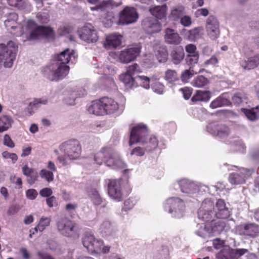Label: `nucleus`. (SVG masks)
I'll use <instances>...</instances> for the list:
<instances>
[{"instance_id": "nucleus-1", "label": "nucleus", "mask_w": 259, "mask_h": 259, "mask_svg": "<svg viewBox=\"0 0 259 259\" xmlns=\"http://www.w3.org/2000/svg\"><path fill=\"white\" fill-rule=\"evenodd\" d=\"M76 57L73 50L65 49L54 56L50 64L44 69V75L51 81H57L63 79L69 71V67L67 64L69 62L75 63Z\"/></svg>"}, {"instance_id": "nucleus-2", "label": "nucleus", "mask_w": 259, "mask_h": 259, "mask_svg": "<svg viewBox=\"0 0 259 259\" xmlns=\"http://www.w3.org/2000/svg\"><path fill=\"white\" fill-rule=\"evenodd\" d=\"M94 161L99 165H102L104 162L107 166L113 169H123L126 167V164L121 159L119 155L107 147L102 148L96 153Z\"/></svg>"}, {"instance_id": "nucleus-3", "label": "nucleus", "mask_w": 259, "mask_h": 259, "mask_svg": "<svg viewBox=\"0 0 259 259\" xmlns=\"http://www.w3.org/2000/svg\"><path fill=\"white\" fill-rule=\"evenodd\" d=\"M178 184L183 193L193 194L197 192H211L214 190L217 193L219 191L225 189V185L222 183H218L215 186H211L209 188L207 186L197 182H192L187 179H182L178 182Z\"/></svg>"}, {"instance_id": "nucleus-4", "label": "nucleus", "mask_w": 259, "mask_h": 259, "mask_svg": "<svg viewBox=\"0 0 259 259\" xmlns=\"http://www.w3.org/2000/svg\"><path fill=\"white\" fill-rule=\"evenodd\" d=\"M26 29L29 33L26 36L27 40L37 39L41 37L53 38L55 35L51 27L37 26L32 20L27 21Z\"/></svg>"}, {"instance_id": "nucleus-5", "label": "nucleus", "mask_w": 259, "mask_h": 259, "mask_svg": "<svg viewBox=\"0 0 259 259\" xmlns=\"http://www.w3.org/2000/svg\"><path fill=\"white\" fill-rule=\"evenodd\" d=\"M17 46L10 41L7 45L0 44V68L3 65L6 68L12 67L16 59Z\"/></svg>"}, {"instance_id": "nucleus-6", "label": "nucleus", "mask_w": 259, "mask_h": 259, "mask_svg": "<svg viewBox=\"0 0 259 259\" xmlns=\"http://www.w3.org/2000/svg\"><path fill=\"white\" fill-rule=\"evenodd\" d=\"M164 209L170 213L172 217L181 218L184 213V202L179 198L171 197L166 200Z\"/></svg>"}, {"instance_id": "nucleus-7", "label": "nucleus", "mask_w": 259, "mask_h": 259, "mask_svg": "<svg viewBox=\"0 0 259 259\" xmlns=\"http://www.w3.org/2000/svg\"><path fill=\"white\" fill-rule=\"evenodd\" d=\"M58 232L68 237H77V227L76 224L67 218H62L57 222Z\"/></svg>"}, {"instance_id": "nucleus-8", "label": "nucleus", "mask_w": 259, "mask_h": 259, "mask_svg": "<svg viewBox=\"0 0 259 259\" xmlns=\"http://www.w3.org/2000/svg\"><path fill=\"white\" fill-rule=\"evenodd\" d=\"M60 149L70 159L78 158L81 152V146L79 142L75 140L64 142L60 146Z\"/></svg>"}, {"instance_id": "nucleus-9", "label": "nucleus", "mask_w": 259, "mask_h": 259, "mask_svg": "<svg viewBox=\"0 0 259 259\" xmlns=\"http://www.w3.org/2000/svg\"><path fill=\"white\" fill-rule=\"evenodd\" d=\"M213 209V202L209 199H205L198 211V219L205 223L210 222L215 217Z\"/></svg>"}, {"instance_id": "nucleus-10", "label": "nucleus", "mask_w": 259, "mask_h": 259, "mask_svg": "<svg viewBox=\"0 0 259 259\" xmlns=\"http://www.w3.org/2000/svg\"><path fill=\"white\" fill-rule=\"evenodd\" d=\"M141 50V46L137 45L117 53L116 56L120 62L128 63L135 60L139 56Z\"/></svg>"}, {"instance_id": "nucleus-11", "label": "nucleus", "mask_w": 259, "mask_h": 259, "mask_svg": "<svg viewBox=\"0 0 259 259\" xmlns=\"http://www.w3.org/2000/svg\"><path fill=\"white\" fill-rule=\"evenodd\" d=\"M147 134L148 130L145 125L139 124L133 127L131 131L130 146L137 143L144 144Z\"/></svg>"}, {"instance_id": "nucleus-12", "label": "nucleus", "mask_w": 259, "mask_h": 259, "mask_svg": "<svg viewBox=\"0 0 259 259\" xmlns=\"http://www.w3.org/2000/svg\"><path fill=\"white\" fill-rule=\"evenodd\" d=\"M18 18V16L16 13H10L4 23L6 27L11 33L16 36H22L24 33L22 30L21 25L18 24L17 22Z\"/></svg>"}, {"instance_id": "nucleus-13", "label": "nucleus", "mask_w": 259, "mask_h": 259, "mask_svg": "<svg viewBox=\"0 0 259 259\" xmlns=\"http://www.w3.org/2000/svg\"><path fill=\"white\" fill-rule=\"evenodd\" d=\"M80 38L88 43L96 42L98 39L97 30L90 23H87L80 28L78 31Z\"/></svg>"}, {"instance_id": "nucleus-14", "label": "nucleus", "mask_w": 259, "mask_h": 259, "mask_svg": "<svg viewBox=\"0 0 259 259\" xmlns=\"http://www.w3.org/2000/svg\"><path fill=\"white\" fill-rule=\"evenodd\" d=\"M138 18V14L133 7H125L119 14V23L127 25L135 23Z\"/></svg>"}, {"instance_id": "nucleus-15", "label": "nucleus", "mask_w": 259, "mask_h": 259, "mask_svg": "<svg viewBox=\"0 0 259 259\" xmlns=\"http://www.w3.org/2000/svg\"><path fill=\"white\" fill-rule=\"evenodd\" d=\"M235 231L240 235L254 238L259 233V226L254 223L243 224L236 226Z\"/></svg>"}, {"instance_id": "nucleus-16", "label": "nucleus", "mask_w": 259, "mask_h": 259, "mask_svg": "<svg viewBox=\"0 0 259 259\" xmlns=\"http://www.w3.org/2000/svg\"><path fill=\"white\" fill-rule=\"evenodd\" d=\"M108 193L110 198L116 201H120L122 200V192L119 180H108Z\"/></svg>"}, {"instance_id": "nucleus-17", "label": "nucleus", "mask_w": 259, "mask_h": 259, "mask_svg": "<svg viewBox=\"0 0 259 259\" xmlns=\"http://www.w3.org/2000/svg\"><path fill=\"white\" fill-rule=\"evenodd\" d=\"M143 30L148 34L158 33L161 30V25L157 19L153 17H146L142 22Z\"/></svg>"}, {"instance_id": "nucleus-18", "label": "nucleus", "mask_w": 259, "mask_h": 259, "mask_svg": "<svg viewBox=\"0 0 259 259\" xmlns=\"http://www.w3.org/2000/svg\"><path fill=\"white\" fill-rule=\"evenodd\" d=\"M254 171V169H247L241 167L237 172L231 174L229 177L230 183L234 185L242 184L245 183L246 178Z\"/></svg>"}, {"instance_id": "nucleus-19", "label": "nucleus", "mask_w": 259, "mask_h": 259, "mask_svg": "<svg viewBox=\"0 0 259 259\" xmlns=\"http://www.w3.org/2000/svg\"><path fill=\"white\" fill-rule=\"evenodd\" d=\"M206 29L209 37L212 40L218 38L220 35V24L216 17L210 16L206 22Z\"/></svg>"}, {"instance_id": "nucleus-20", "label": "nucleus", "mask_w": 259, "mask_h": 259, "mask_svg": "<svg viewBox=\"0 0 259 259\" xmlns=\"http://www.w3.org/2000/svg\"><path fill=\"white\" fill-rule=\"evenodd\" d=\"M102 99L105 114L121 113L122 112V106H119L118 103L114 99L108 97Z\"/></svg>"}, {"instance_id": "nucleus-21", "label": "nucleus", "mask_w": 259, "mask_h": 259, "mask_svg": "<svg viewBox=\"0 0 259 259\" xmlns=\"http://www.w3.org/2000/svg\"><path fill=\"white\" fill-rule=\"evenodd\" d=\"M209 225L211 236L220 234L224 231H227L230 228L226 221L223 220H214L213 219L210 222H209Z\"/></svg>"}, {"instance_id": "nucleus-22", "label": "nucleus", "mask_w": 259, "mask_h": 259, "mask_svg": "<svg viewBox=\"0 0 259 259\" xmlns=\"http://www.w3.org/2000/svg\"><path fill=\"white\" fill-rule=\"evenodd\" d=\"M117 230L115 224L108 220L103 221L99 228V233L105 237L114 236Z\"/></svg>"}, {"instance_id": "nucleus-23", "label": "nucleus", "mask_w": 259, "mask_h": 259, "mask_svg": "<svg viewBox=\"0 0 259 259\" xmlns=\"http://www.w3.org/2000/svg\"><path fill=\"white\" fill-rule=\"evenodd\" d=\"M164 38L166 44L173 45H179L183 40L176 30L169 28L165 29Z\"/></svg>"}, {"instance_id": "nucleus-24", "label": "nucleus", "mask_w": 259, "mask_h": 259, "mask_svg": "<svg viewBox=\"0 0 259 259\" xmlns=\"http://www.w3.org/2000/svg\"><path fill=\"white\" fill-rule=\"evenodd\" d=\"M213 211L215 217L220 219H226L230 215V211L223 199L218 200L215 204V209H214Z\"/></svg>"}, {"instance_id": "nucleus-25", "label": "nucleus", "mask_w": 259, "mask_h": 259, "mask_svg": "<svg viewBox=\"0 0 259 259\" xmlns=\"http://www.w3.org/2000/svg\"><path fill=\"white\" fill-rule=\"evenodd\" d=\"M122 36L116 33L108 35L104 43V46L107 49L115 48L121 44Z\"/></svg>"}, {"instance_id": "nucleus-26", "label": "nucleus", "mask_w": 259, "mask_h": 259, "mask_svg": "<svg viewBox=\"0 0 259 259\" xmlns=\"http://www.w3.org/2000/svg\"><path fill=\"white\" fill-rule=\"evenodd\" d=\"M88 111L90 114L97 116L105 114L102 99L100 100H96L91 102L88 106Z\"/></svg>"}, {"instance_id": "nucleus-27", "label": "nucleus", "mask_w": 259, "mask_h": 259, "mask_svg": "<svg viewBox=\"0 0 259 259\" xmlns=\"http://www.w3.org/2000/svg\"><path fill=\"white\" fill-rule=\"evenodd\" d=\"M229 94L225 93L213 100L210 104V107L215 109L224 106H229L231 104L229 100Z\"/></svg>"}, {"instance_id": "nucleus-28", "label": "nucleus", "mask_w": 259, "mask_h": 259, "mask_svg": "<svg viewBox=\"0 0 259 259\" xmlns=\"http://www.w3.org/2000/svg\"><path fill=\"white\" fill-rule=\"evenodd\" d=\"M171 61L174 64H180L184 59L185 52L182 46H179L174 48L170 54Z\"/></svg>"}, {"instance_id": "nucleus-29", "label": "nucleus", "mask_w": 259, "mask_h": 259, "mask_svg": "<svg viewBox=\"0 0 259 259\" xmlns=\"http://www.w3.org/2000/svg\"><path fill=\"white\" fill-rule=\"evenodd\" d=\"M155 56L160 63L165 62L168 59V52L165 46L157 45L154 48Z\"/></svg>"}, {"instance_id": "nucleus-30", "label": "nucleus", "mask_w": 259, "mask_h": 259, "mask_svg": "<svg viewBox=\"0 0 259 259\" xmlns=\"http://www.w3.org/2000/svg\"><path fill=\"white\" fill-rule=\"evenodd\" d=\"M167 7L166 5L157 6L149 9V12L157 19H165Z\"/></svg>"}, {"instance_id": "nucleus-31", "label": "nucleus", "mask_w": 259, "mask_h": 259, "mask_svg": "<svg viewBox=\"0 0 259 259\" xmlns=\"http://www.w3.org/2000/svg\"><path fill=\"white\" fill-rule=\"evenodd\" d=\"M247 60H242L240 65L244 69L250 70L257 67L259 64V56L253 57H248Z\"/></svg>"}, {"instance_id": "nucleus-32", "label": "nucleus", "mask_w": 259, "mask_h": 259, "mask_svg": "<svg viewBox=\"0 0 259 259\" xmlns=\"http://www.w3.org/2000/svg\"><path fill=\"white\" fill-rule=\"evenodd\" d=\"M89 196L95 205H101L103 207L106 206V201L101 197L97 190L92 189L89 193Z\"/></svg>"}, {"instance_id": "nucleus-33", "label": "nucleus", "mask_w": 259, "mask_h": 259, "mask_svg": "<svg viewBox=\"0 0 259 259\" xmlns=\"http://www.w3.org/2000/svg\"><path fill=\"white\" fill-rule=\"evenodd\" d=\"M241 111L249 120L254 121L259 117V106L251 109L242 108Z\"/></svg>"}, {"instance_id": "nucleus-34", "label": "nucleus", "mask_w": 259, "mask_h": 259, "mask_svg": "<svg viewBox=\"0 0 259 259\" xmlns=\"http://www.w3.org/2000/svg\"><path fill=\"white\" fill-rule=\"evenodd\" d=\"M197 227L198 229L196 231V234L198 236L204 238L211 236L209 222L205 223V224H198Z\"/></svg>"}, {"instance_id": "nucleus-35", "label": "nucleus", "mask_w": 259, "mask_h": 259, "mask_svg": "<svg viewBox=\"0 0 259 259\" xmlns=\"http://www.w3.org/2000/svg\"><path fill=\"white\" fill-rule=\"evenodd\" d=\"M13 122L12 117L8 115H3L0 117V133L7 131L11 126Z\"/></svg>"}, {"instance_id": "nucleus-36", "label": "nucleus", "mask_w": 259, "mask_h": 259, "mask_svg": "<svg viewBox=\"0 0 259 259\" xmlns=\"http://www.w3.org/2000/svg\"><path fill=\"white\" fill-rule=\"evenodd\" d=\"M217 259H233V249L224 246L216 255Z\"/></svg>"}, {"instance_id": "nucleus-37", "label": "nucleus", "mask_w": 259, "mask_h": 259, "mask_svg": "<svg viewBox=\"0 0 259 259\" xmlns=\"http://www.w3.org/2000/svg\"><path fill=\"white\" fill-rule=\"evenodd\" d=\"M210 98V93L207 91H197L196 94L192 98V101H208Z\"/></svg>"}, {"instance_id": "nucleus-38", "label": "nucleus", "mask_w": 259, "mask_h": 259, "mask_svg": "<svg viewBox=\"0 0 259 259\" xmlns=\"http://www.w3.org/2000/svg\"><path fill=\"white\" fill-rule=\"evenodd\" d=\"M117 7V5L112 0L104 1L99 5L91 7V9L92 11L101 10L102 11H106L112 9L113 7Z\"/></svg>"}, {"instance_id": "nucleus-39", "label": "nucleus", "mask_w": 259, "mask_h": 259, "mask_svg": "<svg viewBox=\"0 0 259 259\" xmlns=\"http://www.w3.org/2000/svg\"><path fill=\"white\" fill-rule=\"evenodd\" d=\"M49 100L47 97H42L40 98L34 99L29 103V107L33 110L39 108L41 105L48 104Z\"/></svg>"}, {"instance_id": "nucleus-40", "label": "nucleus", "mask_w": 259, "mask_h": 259, "mask_svg": "<svg viewBox=\"0 0 259 259\" xmlns=\"http://www.w3.org/2000/svg\"><path fill=\"white\" fill-rule=\"evenodd\" d=\"M184 14V8L182 6L174 7L170 14V17L174 21H177Z\"/></svg>"}, {"instance_id": "nucleus-41", "label": "nucleus", "mask_w": 259, "mask_h": 259, "mask_svg": "<svg viewBox=\"0 0 259 259\" xmlns=\"http://www.w3.org/2000/svg\"><path fill=\"white\" fill-rule=\"evenodd\" d=\"M203 35V29L201 27H195L191 29L190 41H196Z\"/></svg>"}, {"instance_id": "nucleus-42", "label": "nucleus", "mask_w": 259, "mask_h": 259, "mask_svg": "<svg viewBox=\"0 0 259 259\" xmlns=\"http://www.w3.org/2000/svg\"><path fill=\"white\" fill-rule=\"evenodd\" d=\"M164 79L169 83H174L179 80V77L177 72L171 69H168L165 71Z\"/></svg>"}, {"instance_id": "nucleus-43", "label": "nucleus", "mask_w": 259, "mask_h": 259, "mask_svg": "<svg viewBox=\"0 0 259 259\" xmlns=\"http://www.w3.org/2000/svg\"><path fill=\"white\" fill-rule=\"evenodd\" d=\"M119 79L124 83L127 87H132L134 86V81H136L135 77L132 76L127 72L119 76Z\"/></svg>"}, {"instance_id": "nucleus-44", "label": "nucleus", "mask_w": 259, "mask_h": 259, "mask_svg": "<svg viewBox=\"0 0 259 259\" xmlns=\"http://www.w3.org/2000/svg\"><path fill=\"white\" fill-rule=\"evenodd\" d=\"M209 82L208 79L203 75H198L192 81L191 84L196 88H202Z\"/></svg>"}, {"instance_id": "nucleus-45", "label": "nucleus", "mask_w": 259, "mask_h": 259, "mask_svg": "<svg viewBox=\"0 0 259 259\" xmlns=\"http://www.w3.org/2000/svg\"><path fill=\"white\" fill-rule=\"evenodd\" d=\"M104 245L103 241L101 239H97L95 238L93 244L89 250V252L91 253H99L102 250V246Z\"/></svg>"}, {"instance_id": "nucleus-46", "label": "nucleus", "mask_w": 259, "mask_h": 259, "mask_svg": "<svg viewBox=\"0 0 259 259\" xmlns=\"http://www.w3.org/2000/svg\"><path fill=\"white\" fill-rule=\"evenodd\" d=\"M144 143L147 144L145 147L146 151H151L157 147L158 141L155 136H151L148 141H146V139H145V142Z\"/></svg>"}, {"instance_id": "nucleus-47", "label": "nucleus", "mask_w": 259, "mask_h": 259, "mask_svg": "<svg viewBox=\"0 0 259 259\" xmlns=\"http://www.w3.org/2000/svg\"><path fill=\"white\" fill-rule=\"evenodd\" d=\"M232 100L234 104H239L243 102L247 103V97L244 92H239L232 96Z\"/></svg>"}, {"instance_id": "nucleus-48", "label": "nucleus", "mask_w": 259, "mask_h": 259, "mask_svg": "<svg viewBox=\"0 0 259 259\" xmlns=\"http://www.w3.org/2000/svg\"><path fill=\"white\" fill-rule=\"evenodd\" d=\"M218 130L215 136L220 138H224L227 137L230 133L229 128L225 124H220Z\"/></svg>"}, {"instance_id": "nucleus-49", "label": "nucleus", "mask_w": 259, "mask_h": 259, "mask_svg": "<svg viewBox=\"0 0 259 259\" xmlns=\"http://www.w3.org/2000/svg\"><path fill=\"white\" fill-rule=\"evenodd\" d=\"M136 81L139 82L140 85L145 89L150 88V79L149 77L145 76L137 75L135 76Z\"/></svg>"}, {"instance_id": "nucleus-50", "label": "nucleus", "mask_w": 259, "mask_h": 259, "mask_svg": "<svg viewBox=\"0 0 259 259\" xmlns=\"http://www.w3.org/2000/svg\"><path fill=\"white\" fill-rule=\"evenodd\" d=\"M95 236L90 234L87 233L82 239V244L83 246L89 251L90 246L93 244Z\"/></svg>"}, {"instance_id": "nucleus-51", "label": "nucleus", "mask_w": 259, "mask_h": 259, "mask_svg": "<svg viewBox=\"0 0 259 259\" xmlns=\"http://www.w3.org/2000/svg\"><path fill=\"white\" fill-rule=\"evenodd\" d=\"M191 67L189 70L186 69L182 72L181 79L184 83L188 82L195 73L193 70H191Z\"/></svg>"}, {"instance_id": "nucleus-52", "label": "nucleus", "mask_w": 259, "mask_h": 259, "mask_svg": "<svg viewBox=\"0 0 259 259\" xmlns=\"http://www.w3.org/2000/svg\"><path fill=\"white\" fill-rule=\"evenodd\" d=\"M39 175L41 178L45 179L48 182H52L54 180L53 172L46 169H41L40 171Z\"/></svg>"}, {"instance_id": "nucleus-53", "label": "nucleus", "mask_w": 259, "mask_h": 259, "mask_svg": "<svg viewBox=\"0 0 259 259\" xmlns=\"http://www.w3.org/2000/svg\"><path fill=\"white\" fill-rule=\"evenodd\" d=\"M230 144L234 148V150L243 152L245 147L242 142L239 139H235L230 141Z\"/></svg>"}, {"instance_id": "nucleus-54", "label": "nucleus", "mask_w": 259, "mask_h": 259, "mask_svg": "<svg viewBox=\"0 0 259 259\" xmlns=\"http://www.w3.org/2000/svg\"><path fill=\"white\" fill-rule=\"evenodd\" d=\"M51 221V219L50 218L44 217H41L38 224L39 231L40 232L44 231L47 226L50 225Z\"/></svg>"}, {"instance_id": "nucleus-55", "label": "nucleus", "mask_w": 259, "mask_h": 259, "mask_svg": "<svg viewBox=\"0 0 259 259\" xmlns=\"http://www.w3.org/2000/svg\"><path fill=\"white\" fill-rule=\"evenodd\" d=\"M151 87L152 90L155 93L158 94H163L164 89V86L162 83L155 81L154 82L152 83Z\"/></svg>"}, {"instance_id": "nucleus-56", "label": "nucleus", "mask_w": 259, "mask_h": 259, "mask_svg": "<svg viewBox=\"0 0 259 259\" xmlns=\"http://www.w3.org/2000/svg\"><path fill=\"white\" fill-rule=\"evenodd\" d=\"M199 59V54L187 55L186 58V63L190 66L197 64Z\"/></svg>"}, {"instance_id": "nucleus-57", "label": "nucleus", "mask_w": 259, "mask_h": 259, "mask_svg": "<svg viewBox=\"0 0 259 259\" xmlns=\"http://www.w3.org/2000/svg\"><path fill=\"white\" fill-rule=\"evenodd\" d=\"M220 123L217 122H213L209 123L206 127L207 131L211 135L215 136L218 130Z\"/></svg>"}, {"instance_id": "nucleus-58", "label": "nucleus", "mask_w": 259, "mask_h": 259, "mask_svg": "<svg viewBox=\"0 0 259 259\" xmlns=\"http://www.w3.org/2000/svg\"><path fill=\"white\" fill-rule=\"evenodd\" d=\"M73 30L72 26L70 25H63L58 29V33L60 35L63 36L70 33Z\"/></svg>"}, {"instance_id": "nucleus-59", "label": "nucleus", "mask_w": 259, "mask_h": 259, "mask_svg": "<svg viewBox=\"0 0 259 259\" xmlns=\"http://www.w3.org/2000/svg\"><path fill=\"white\" fill-rule=\"evenodd\" d=\"M180 23L184 27H189L192 23L191 18L187 15H183L180 19Z\"/></svg>"}, {"instance_id": "nucleus-60", "label": "nucleus", "mask_w": 259, "mask_h": 259, "mask_svg": "<svg viewBox=\"0 0 259 259\" xmlns=\"http://www.w3.org/2000/svg\"><path fill=\"white\" fill-rule=\"evenodd\" d=\"M126 72L133 76L140 72V68L139 66L135 63L129 66L127 69Z\"/></svg>"}, {"instance_id": "nucleus-61", "label": "nucleus", "mask_w": 259, "mask_h": 259, "mask_svg": "<svg viewBox=\"0 0 259 259\" xmlns=\"http://www.w3.org/2000/svg\"><path fill=\"white\" fill-rule=\"evenodd\" d=\"M2 156L5 159H11L13 163H15L18 160V156L16 154L9 153L7 151L3 152L2 153Z\"/></svg>"}, {"instance_id": "nucleus-62", "label": "nucleus", "mask_w": 259, "mask_h": 259, "mask_svg": "<svg viewBox=\"0 0 259 259\" xmlns=\"http://www.w3.org/2000/svg\"><path fill=\"white\" fill-rule=\"evenodd\" d=\"M185 50L187 53H188V55H194L198 54L197 51V48L196 46L194 44H188L186 46Z\"/></svg>"}, {"instance_id": "nucleus-63", "label": "nucleus", "mask_w": 259, "mask_h": 259, "mask_svg": "<svg viewBox=\"0 0 259 259\" xmlns=\"http://www.w3.org/2000/svg\"><path fill=\"white\" fill-rule=\"evenodd\" d=\"M248 252V250L244 248L233 249V258L239 257Z\"/></svg>"}, {"instance_id": "nucleus-64", "label": "nucleus", "mask_w": 259, "mask_h": 259, "mask_svg": "<svg viewBox=\"0 0 259 259\" xmlns=\"http://www.w3.org/2000/svg\"><path fill=\"white\" fill-rule=\"evenodd\" d=\"M71 92L74 94V97L77 98L82 97L87 94L86 90L82 88L76 89Z\"/></svg>"}]
</instances>
